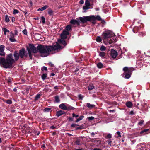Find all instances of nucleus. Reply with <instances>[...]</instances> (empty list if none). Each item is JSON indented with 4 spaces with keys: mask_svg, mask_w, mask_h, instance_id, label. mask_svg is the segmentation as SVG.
<instances>
[{
    "mask_svg": "<svg viewBox=\"0 0 150 150\" xmlns=\"http://www.w3.org/2000/svg\"><path fill=\"white\" fill-rule=\"evenodd\" d=\"M19 54L16 52H14L13 59V54L10 53L6 56V58L0 57V65L4 68L7 69L11 68L12 67L13 64L16 61L18 60L19 58Z\"/></svg>",
    "mask_w": 150,
    "mask_h": 150,
    "instance_id": "obj_2",
    "label": "nucleus"
},
{
    "mask_svg": "<svg viewBox=\"0 0 150 150\" xmlns=\"http://www.w3.org/2000/svg\"><path fill=\"white\" fill-rule=\"evenodd\" d=\"M5 21L7 22H9L10 21L9 19L8 15L6 16L5 18Z\"/></svg>",
    "mask_w": 150,
    "mask_h": 150,
    "instance_id": "obj_31",
    "label": "nucleus"
},
{
    "mask_svg": "<svg viewBox=\"0 0 150 150\" xmlns=\"http://www.w3.org/2000/svg\"><path fill=\"white\" fill-rule=\"evenodd\" d=\"M132 103L130 101H129L126 103V106L128 108H131L132 106Z\"/></svg>",
    "mask_w": 150,
    "mask_h": 150,
    "instance_id": "obj_14",
    "label": "nucleus"
},
{
    "mask_svg": "<svg viewBox=\"0 0 150 150\" xmlns=\"http://www.w3.org/2000/svg\"><path fill=\"white\" fill-rule=\"evenodd\" d=\"M3 31L4 32V35H6L7 32H9V30H7L6 28H2Z\"/></svg>",
    "mask_w": 150,
    "mask_h": 150,
    "instance_id": "obj_16",
    "label": "nucleus"
},
{
    "mask_svg": "<svg viewBox=\"0 0 150 150\" xmlns=\"http://www.w3.org/2000/svg\"><path fill=\"white\" fill-rule=\"evenodd\" d=\"M87 106L90 108H92L95 107V105L93 104H91L90 103H87L86 104Z\"/></svg>",
    "mask_w": 150,
    "mask_h": 150,
    "instance_id": "obj_18",
    "label": "nucleus"
},
{
    "mask_svg": "<svg viewBox=\"0 0 150 150\" xmlns=\"http://www.w3.org/2000/svg\"><path fill=\"white\" fill-rule=\"evenodd\" d=\"M104 40L110 38L113 36L112 33L110 31H105L102 34Z\"/></svg>",
    "mask_w": 150,
    "mask_h": 150,
    "instance_id": "obj_4",
    "label": "nucleus"
},
{
    "mask_svg": "<svg viewBox=\"0 0 150 150\" xmlns=\"http://www.w3.org/2000/svg\"><path fill=\"white\" fill-rule=\"evenodd\" d=\"M67 110H73L74 109V108L73 107L70 106H69L68 107L67 106Z\"/></svg>",
    "mask_w": 150,
    "mask_h": 150,
    "instance_id": "obj_26",
    "label": "nucleus"
},
{
    "mask_svg": "<svg viewBox=\"0 0 150 150\" xmlns=\"http://www.w3.org/2000/svg\"><path fill=\"white\" fill-rule=\"evenodd\" d=\"M90 8V7L88 6H84L83 8V10L85 11H86L88 9Z\"/></svg>",
    "mask_w": 150,
    "mask_h": 150,
    "instance_id": "obj_32",
    "label": "nucleus"
},
{
    "mask_svg": "<svg viewBox=\"0 0 150 150\" xmlns=\"http://www.w3.org/2000/svg\"><path fill=\"white\" fill-rule=\"evenodd\" d=\"M47 77V74H43L42 76V79L44 80L46 79Z\"/></svg>",
    "mask_w": 150,
    "mask_h": 150,
    "instance_id": "obj_28",
    "label": "nucleus"
},
{
    "mask_svg": "<svg viewBox=\"0 0 150 150\" xmlns=\"http://www.w3.org/2000/svg\"><path fill=\"white\" fill-rule=\"evenodd\" d=\"M83 97V96L81 94H79L78 95V98L79 100H82Z\"/></svg>",
    "mask_w": 150,
    "mask_h": 150,
    "instance_id": "obj_40",
    "label": "nucleus"
},
{
    "mask_svg": "<svg viewBox=\"0 0 150 150\" xmlns=\"http://www.w3.org/2000/svg\"><path fill=\"white\" fill-rule=\"evenodd\" d=\"M72 117H73L77 118L79 117V116L77 115H76L74 113L72 114Z\"/></svg>",
    "mask_w": 150,
    "mask_h": 150,
    "instance_id": "obj_50",
    "label": "nucleus"
},
{
    "mask_svg": "<svg viewBox=\"0 0 150 150\" xmlns=\"http://www.w3.org/2000/svg\"><path fill=\"white\" fill-rule=\"evenodd\" d=\"M69 34V32L67 31L66 30H64L63 31L62 33L61 34V38L60 39H59L58 40V42L59 43L63 45L64 46L62 47L61 46L59 45V44L58 42H57L58 45L60 46L61 48H59L57 50H56L55 51H53V52L55 51L57 52L58 50L63 49L67 45V43H66L65 41L64 40V39H66L67 38V35H68ZM56 43H57V42H56ZM55 43H54V44H53V45H53Z\"/></svg>",
    "mask_w": 150,
    "mask_h": 150,
    "instance_id": "obj_3",
    "label": "nucleus"
},
{
    "mask_svg": "<svg viewBox=\"0 0 150 150\" xmlns=\"http://www.w3.org/2000/svg\"><path fill=\"white\" fill-rule=\"evenodd\" d=\"M106 47L104 46H102L100 47V50L101 51H105L106 50Z\"/></svg>",
    "mask_w": 150,
    "mask_h": 150,
    "instance_id": "obj_30",
    "label": "nucleus"
},
{
    "mask_svg": "<svg viewBox=\"0 0 150 150\" xmlns=\"http://www.w3.org/2000/svg\"><path fill=\"white\" fill-rule=\"evenodd\" d=\"M79 125L78 124H73L71 125V127H75L76 126H78Z\"/></svg>",
    "mask_w": 150,
    "mask_h": 150,
    "instance_id": "obj_48",
    "label": "nucleus"
},
{
    "mask_svg": "<svg viewBox=\"0 0 150 150\" xmlns=\"http://www.w3.org/2000/svg\"><path fill=\"white\" fill-rule=\"evenodd\" d=\"M60 48H61L60 46L56 43L52 46L39 45L37 47H35L33 45H30V48H28L27 50L30 59H31L32 58L31 52L34 53L38 52L41 54V57H45L48 56L51 52H53V51H55Z\"/></svg>",
    "mask_w": 150,
    "mask_h": 150,
    "instance_id": "obj_1",
    "label": "nucleus"
},
{
    "mask_svg": "<svg viewBox=\"0 0 150 150\" xmlns=\"http://www.w3.org/2000/svg\"><path fill=\"white\" fill-rule=\"evenodd\" d=\"M144 122V121L143 120H141L139 121V122L138 123V125H140V126H142V125L143 124Z\"/></svg>",
    "mask_w": 150,
    "mask_h": 150,
    "instance_id": "obj_27",
    "label": "nucleus"
},
{
    "mask_svg": "<svg viewBox=\"0 0 150 150\" xmlns=\"http://www.w3.org/2000/svg\"><path fill=\"white\" fill-rule=\"evenodd\" d=\"M41 96V95L39 94H37L35 97V100H37L39 99Z\"/></svg>",
    "mask_w": 150,
    "mask_h": 150,
    "instance_id": "obj_36",
    "label": "nucleus"
},
{
    "mask_svg": "<svg viewBox=\"0 0 150 150\" xmlns=\"http://www.w3.org/2000/svg\"><path fill=\"white\" fill-rule=\"evenodd\" d=\"M65 113V112L62 110H59L57 112L56 115L58 117L61 115H62L64 114Z\"/></svg>",
    "mask_w": 150,
    "mask_h": 150,
    "instance_id": "obj_11",
    "label": "nucleus"
},
{
    "mask_svg": "<svg viewBox=\"0 0 150 150\" xmlns=\"http://www.w3.org/2000/svg\"><path fill=\"white\" fill-rule=\"evenodd\" d=\"M51 128L53 129H55V127L53 126H52L51 127H50Z\"/></svg>",
    "mask_w": 150,
    "mask_h": 150,
    "instance_id": "obj_61",
    "label": "nucleus"
},
{
    "mask_svg": "<svg viewBox=\"0 0 150 150\" xmlns=\"http://www.w3.org/2000/svg\"><path fill=\"white\" fill-rule=\"evenodd\" d=\"M71 29V27L70 25H67L65 28V29L67 31H69Z\"/></svg>",
    "mask_w": 150,
    "mask_h": 150,
    "instance_id": "obj_21",
    "label": "nucleus"
},
{
    "mask_svg": "<svg viewBox=\"0 0 150 150\" xmlns=\"http://www.w3.org/2000/svg\"><path fill=\"white\" fill-rule=\"evenodd\" d=\"M10 40L12 42H14L16 41L15 39L14 38V37H10L9 38Z\"/></svg>",
    "mask_w": 150,
    "mask_h": 150,
    "instance_id": "obj_38",
    "label": "nucleus"
},
{
    "mask_svg": "<svg viewBox=\"0 0 150 150\" xmlns=\"http://www.w3.org/2000/svg\"><path fill=\"white\" fill-rule=\"evenodd\" d=\"M105 55V53L103 52H100L99 53V55L100 57H104Z\"/></svg>",
    "mask_w": 150,
    "mask_h": 150,
    "instance_id": "obj_33",
    "label": "nucleus"
},
{
    "mask_svg": "<svg viewBox=\"0 0 150 150\" xmlns=\"http://www.w3.org/2000/svg\"><path fill=\"white\" fill-rule=\"evenodd\" d=\"M96 40L97 42H101V41H102V40H101V39L100 37H98V36Z\"/></svg>",
    "mask_w": 150,
    "mask_h": 150,
    "instance_id": "obj_29",
    "label": "nucleus"
},
{
    "mask_svg": "<svg viewBox=\"0 0 150 150\" xmlns=\"http://www.w3.org/2000/svg\"><path fill=\"white\" fill-rule=\"evenodd\" d=\"M80 139H77L75 143L77 145H79L80 144Z\"/></svg>",
    "mask_w": 150,
    "mask_h": 150,
    "instance_id": "obj_37",
    "label": "nucleus"
},
{
    "mask_svg": "<svg viewBox=\"0 0 150 150\" xmlns=\"http://www.w3.org/2000/svg\"><path fill=\"white\" fill-rule=\"evenodd\" d=\"M13 90L14 92H16V91L17 90L16 88H15L13 89Z\"/></svg>",
    "mask_w": 150,
    "mask_h": 150,
    "instance_id": "obj_63",
    "label": "nucleus"
},
{
    "mask_svg": "<svg viewBox=\"0 0 150 150\" xmlns=\"http://www.w3.org/2000/svg\"><path fill=\"white\" fill-rule=\"evenodd\" d=\"M149 130V129H144V130L142 131H141L140 132V133L141 134L143 133L144 132H146L148 131Z\"/></svg>",
    "mask_w": 150,
    "mask_h": 150,
    "instance_id": "obj_46",
    "label": "nucleus"
},
{
    "mask_svg": "<svg viewBox=\"0 0 150 150\" xmlns=\"http://www.w3.org/2000/svg\"><path fill=\"white\" fill-rule=\"evenodd\" d=\"M146 35V33L144 32H140L139 34L138 35L140 37H143Z\"/></svg>",
    "mask_w": 150,
    "mask_h": 150,
    "instance_id": "obj_22",
    "label": "nucleus"
},
{
    "mask_svg": "<svg viewBox=\"0 0 150 150\" xmlns=\"http://www.w3.org/2000/svg\"><path fill=\"white\" fill-rule=\"evenodd\" d=\"M82 128L81 127H77L76 128V130H78V129H81Z\"/></svg>",
    "mask_w": 150,
    "mask_h": 150,
    "instance_id": "obj_55",
    "label": "nucleus"
},
{
    "mask_svg": "<svg viewBox=\"0 0 150 150\" xmlns=\"http://www.w3.org/2000/svg\"><path fill=\"white\" fill-rule=\"evenodd\" d=\"M79 3L81 4H82L84 3V1L83 0H81L79 1Z\"/></svg>",
    "mask_w": 150,
    "mask_h": 150,
    "instance_id": "obj_54",
    "label": "nucleus"
},
{
    "mask_svg": "<svg viewBox=\"0 0 150 150\" xmlns=\"http://www.w3.org/2000/svg\"><path fill=\"white\" fill-rule=\"evenodd\" d=\"M19 11L17 9H14L13 11V13L14 14H17L18 13Z\"/></svg>",
    "mask_w": 150,
    "mask_h": 150,
    "instance_id": "obj_43",
    "label": "nucleus"
},
{
    "mask_svg": "<svg viewBox=\"0 0 150 150\" xmlns=\"http://www.w3.org/2000/svg\"><path fill=\"white\" fill-rule=\"evenodd\" d=\"M117 55V52L115 50H113L111 51V55L113 58H115Z\"/></svg>",
    "mask_w": 150,
    "mask_h": 150,
    "instance_id": "obj_8",
    "label": "nucleus"
},
{
    "mask_svg": "<svg viewBox=\"0 0 150 150\" xmlns=\"http://www.w3.org/2000/svg\"><path fill=\"white\" fill-rule=\"evenodd\" d=\"M92 17H91V16H83V17H79V19L82 23H84L87 21H91V18L92 19Z\"/></svg>",
    "mask_w": 150,
    "mask_h": 150,
    "instance_id": "obj_5",
    "label": "nucleus"
},
{
    "mask_svg": "<svg viewBox=\"0 0 150 150\" xmlns=\"http://www.w3.org/2000/svg\"><path fill=\"white\" fill-rule=\"evenodd\" d=\"M130 73H126L125 75V78L126 79H129L131 76Z\"/></svg>",
    "mask_w": 150,
    "mask_h": 150,
    "instance_id": "obj_20",
    "label": "nucleus"
},
{
    "mask_svg": "<svg viewBox=\"0 0 150 150\" xmlns=\"http://www.w3.org/2000/svg\"><path fill=\"white\" fill-rule=\"evenodd\" d=\"M94 86L93 85H90L88 87V89L89 90H91L94 88Z\"/></svg>",
    "mask_w": 150,
    "mask_h": 150,
    "instance_id": "obj_34",
    "label": "nucleus"
},
{
    "mask_svg": "<svg viewBox=\"0 0 150 150\" xmlns=\"http://www.w3.org/2000/svg\"><path fill=\"white\" fill-rule=\"evenodd\" d=\"M69 121H73V119L72 118L70 117L69 118Z\"/></svg>",
    "mask_w": 150,
    "mask_h": 150,
    "instance_id": "obj_58",
    "label": "nucleus"
},
{
    "mask_svg": "<svg viewBox=\"0 0 150 150\" xmlns=\"http://www.w3.org/2000/svg\"><path fill=\"white\" fill-rule=\"evenodd\" d=\"M138 28L137 27H134L133 28V32L134 33H136L137 32L135 30L136 29H137Z\"/></svg>",
    "mask_w": 150,
    "mask_h": 150,
    "instance_id": "obj_51",
    "label": "nucleus"
},
{
    "mask_svg": "<svg viewBox=\"0 0 150 150\" xmlns=\"http://www.w3.org/2000/svg\"><path fill=\"white\" fill-rule=\"evenodd\" d=\"M5 53L4 51H0V56H4L5 55Z\"/></svg>",
    "mask_w": 150,
    "mask_h": 150,
    "instance_id": "obj_39",
    "label": "nucleus"
},
{
    "mask_svg": "<svg viewBox=\"0 0 150 150\" xmlns=\"http://www.w3.org/2000/svg\"><path fill=\"white\" fill-rule=\"evenodd\" d=\"M115 136L117 138L121 137V135L120 132L119 131H117L115 134Z\"/></svg>",
    "mask_w": 150,
    "mask_h": 150,
    "instance_id": "obj_19",
    "label": "nucleus"
},
{
    "mask_svg": "<svg viewBox=\"0 0 150 150\" xmlns=\"http://www.w3.org/2000/svg\"><path fill=\"white\" fill-rule=\"evenodd\" d=\"M94 119V117L93 116L89 117H88V119L89 120H92Z\"/></svg>",
    "mask_w": 150,
    "mask_h": 150,
    "instance_id": "obj_52",
    "label": "nucleus"
},
{
    "mask_svg": "<svg viewBox=\"0 0 150 150\" xmlns=\"http://www.w3.org/2000/svg\"><path fill=\"white\" fill-rule=\"evenodd\" d=\"M5 102L8 104H11L12 103V101L10 100H7Z\"/></svg>",
    "mask_w": 150,
    "mask_h": 150,
    "instance_id": "obj_35",
    "label": "nucleus"
},
{
    "mask_svg": "<svg viewBox=\"0 0 150 150\" xmlns=\"http://www.w3.org/2000/svg\"><path fill=\"white\" fill-rule=\"evenodd\" d=\"M15 18L13 17H12L11 18V20L12 22H13L15 21Z\"/></svg>",
    "mask_w": 150,
    "mask_h": 150,
    "instance_id": "obj_57",
    "label": "nucleus"
},
{
    "mask_svg": "<svg viewBox=\"0 0 150 150\" xmlns=\"http://www.w3.org/2000/svg\"><path fill=\"white\" fill-rule=\"evenodd\" d=\"M19 55L20 57L23 58L24 56L26 57L28 56V53L26 51H25L24 49H22L20 51Z\"/></svg>",
    "mask_w": 150,
    "mask_h": 150,
    "instance_id": "obj_6",
    "label": "nucleus"
},
{
    "mask_svg": "<svg viewBox=\"0 0 150 150\" xmlns=\"http://www.w3.org/2000/svg\"><path fill=\"white\" fill-rule=\"evenodd\" d=\"M70 23L71 24L74 25L75 24H77V25H79L80 22L79 21L78 19H76V20H72L71 21Z\"/></svg>",
    "mask_w": 150,
    "mask_h": 150,
    "instance_id": "obj_9",
    "label": "nucleus"
},
{
    "mask_svg": "<svg viewBox=\"0 0 150 150\" xmlns=\"http://www.w3.org/2000/svg\"><path fill=\"white\" fill-rule=\"evenodd\" d=\"M97 66L98 68L99 69L102 68H103V64L100 62L98 63L97 64Z\"/></svg>",
    "mask_w": 150,
    "mask_h": 150,
    "instance_id": "obj_15",
    "label": "nucleus"
},
{
    "mask_svg": "<svg viewBox=\"0 0 150 150\" xmlns=\"http://www.w3.org/2000/svg\"><path fill=\"white\" fill-rule=\"evenodd\" d=\"M112 137V135L111 134H108L106 136L107 138H111Z\"/></svg>",
    "mask_w": 150,
    "mask_h": 150,
    "instance_id": "obj_47",
    "label": "nucleus"
},
{
    "mask_svg": "<svg viewBox=\"0 0 150 150\" xmlns=\"http://www.w3.org/2000/svg\"><path fill=\"white\" fill-rule=\"evenodd\" d=\"M59 107L60 108L64 110H67V106H66L65 104L62 103L59 105Z\"/></svg>",
    "mask_w": 150,
    "mask_h": 150,
    "instance_id": "obj_10",
    "label": "nucleus"
},
{
    "mask_svg": "<svg viewBox=\"0 0 150 150\" xmlns=\"http://www.w3.org/2000/svg\"><path fill=\"white\" fill-rule=\"evenodd\" d=\"M41 19L42 20V22L43 23H45V17H44L43 16H42L41 17Z\"/></svg>",
    "mask_w": 150,
    "mask_h": 150,
    "instance_id": "obj_41",
    "label": "nucleus"
},
{
    "mask_svg": "<svg viewBox=\"0 0 150 150\" xmlns=\"http://www.w3.org/2000/svg\"><path fill=\"white\" fill-rule=\"evenodd\" d=\"M54 89H57L58 88L57 87V86H56L54 88Z\"/></svg>",
    "mask_w": 150,
    "mask_h": 150,
    "instance_id": "obj_64",
    "label": "nucleus"
},
{
    "mask_svg": "<svg viewBox=\"0 0 150 150\" xmlns=\"http://www.w3.org/2000/svg\"><path fill=\"white\" fill-rule=\"evenodd\" d=\"M50 110L51 109L50 108H45L44 109V111L45 112H48L50 111Z\"/></svg>",
    "mask_w": 150,
    "mask_h": 150,
    "instance_id": "obj_45",
    "label": "nucleus"
},
{
    "mask_svg": "<svg viewBox=\"0 0 150 150\" xmlns=\"http://www.w3.org/2000/svg\"><path fill=\"white\" fill-rule=\"evenodd\" d=\"M85 6H89L90 5V4L89 1L88 0H86L85 1Z\"/></svg>",
    "mask_w": 150,
    "mask_h": 150,
    "instance_id": "obj_24",
    "label": "nucleus"
},
{
    "mask_svg": "<svg viewBox=\"0 0 150 150\" xmlns=\"http://www.w3.org/2000/svg\"><path fill=\"white\" fill-rule=\"evenodd\" d=\"M74 150H83V149L82 148H81V149H75Z\"/></svg>",
    "mask_w": 150,
    "mask_h": 150,
    "instance_id": "obj_62",
    "label": "nucleus"
},
{
    "mask_svg": "<svg viewBox=\"0 0 150 150\" xmlns=\"http://www.w3.org/2000/svg\"><path fill=\"white\" fill-rule=\"evenodd\" d=\"M23 33L25 35H27V32L26 29H24L23 31Z\"/></svg>",
    "mask_w": 150,
    "mask_h": 150,
    "instance_id": "obj_49",
    "label": "nucleus"
},
{
    "mask_svg": "<svg viewBox=\"0 0 150 150\" xmlns=\"http://www.w3.org/2000/svg\"><path fill=\"white\" fill-rule=\"evenodd\" d=\"M48 6L47 5H45L44 7H41L40 8H39L38 9V11H43L46 9H47V8H48Z\"/></svg>",
    "mask_w": 150,
    "mask_h": 150,
    "instance_id": "obj_13",
    "label": "nucleus"
},
{
    "mask_svg": "<svg viewBox=\"0 0 150 150\" xmlns=\"http://www.w3.org/2000/svg\"><path fill=\"white\" fill-rule=\"evenodd\" d=\"M55 99V102L56 103H59L60 101V100L58 96H56L54 97Z\"/></svg>",
    "mask_w": 150,
    "mask_h": 150,
    "instance_id": "obj_17",
    "label": "nucleus"
},
{
    "mask_svg": "<svg viewBox=\"0 0 150 150\" xmlns=\"http://www.w3.org/2000/svg\"><path fill=\"white\" fill-rule=\"evenodd\" d=\"M93 17V18L92 19L91 18V21H95L96 20H97L98 21H101V17L99 15H97L96 16L94 15H91V17Z\"/></svg>",
    "mask_w": 150,
    "mask_h": 150,
    "instance_id": "obj_7",
    "label": "nucleus"
},
{
    "mask_svg": "<svg viewBox=\"0 0 150 150\" xmlns=\"http://www.w3.org/2000/svg\"><path fill=\"white\" fill-rule=\"evenodd\" d=\"M5 47L3 45H0V51H4Z\"/></svg>",
    "mask_w": 150,
    "mask_h": 150,
    "instance_id": "obj_25",
    "label": "nucleus"
},
{
    "mask_svg": "<svg viewBox=\"0 0 150 150\" xmlns=\"http://www.w3.org/2000/svg\"><path fill=\"white\" fill-rule=\"evenodd\" d=\"M47 70V68L45 66L41 68V70L42 71H46Z\"/></svg>",
    "mask_w": 150,
    "mask_h": 150,
    "instance_id": "obj_44",
    "label": "nucleus"
},
{
    "mask_svg": "<svg viewBox=\"0 0 150 150\" xmlns=\"http://www.w3.org/2000/svg\"><path fill=\"white\" fill-rule=\"evenodd\" d=\"M93 150H101L99 148H95L93 149Z\"/></svg>",
    "mask_w": 150,
    "mask_h": 150,
    "instance_id": "obj_56",
    "label": "nucleus"
},
{
    "mask_svg": "<svg viewBox=\"0 0 150 150\" xmlns=\"http://www.w3.org/2000/svg\"><path fill=\"white\" fill-rule=\"evenodd\" d=\"M130 114H131V115H133V114H134V112H133V111H131L130 112Z\"/></svg>",
    "mask_w": 150,
    "mask_h": 150,
    "instance_id": "obj_60",
    "label": "nucleus"
},
{
    "mask_svg": "<svg viewBox=\"0 0 150 150\" xmlns=\"http://www.w3.org/2000/svg\"><path fill=\"white\" fill-rule=\"evenodd\" d=\"M108 142L109 144H110L112 142V141L111 140H108Z\"/></svg>",
    "mask_w": 150,
    "mask_h": 150,
    "instance_id": "obj_59",
    "label": "nucleus"
},
{
    "mask_svg": "<svg viewBox=\"0 0 150 150\" xmlns=\"http://www.w3.org/2000/svg\"><path fill=\"white\" fill-rule=\"evenodd\" d=\"M48 13L50 15H52L53 14V11H52L50 9L48 10Z\"/></svg>",
    "mask_w": 150,
    "mask_h": 150,
    "instance_id": "obj_42",
    "label": "nucleus"
},
{
    "mask_svg": "<svg viewBox=\"0 0 150 150\" xmlns=\"http://www.w3.org/2000/svg\"><path fill=\"white\" fill-rule=\"evenodd\" d=\"M14 35L13 33H11L10 37H14Z\"/></svg>",
    "mask_w": 150,
    "mask_h": 150,
    "instance_id": "obj_53",
    "label": "nucleus"
},
{
    "mask_svg": "<svg viewBox=\"0 0 150 150\" xmlns=\"http://www.w3.org/2000/svg\"><path fill=\"white\" fill-rule=\"evenodd\" d=\"M123 70L124 72L125 73H130L131 71V69L127 67H124L123 69Z\"/></svg>",
    "mask_w": 150,
    "mask_h": 150,
    "instance_id": "obj_12",
    "label": "nucleus"
},
{
    "mask_svg": "<svg viewBox=\"0 0 150 150\" xmlns=\"http://www.w3.org/2000/svg\"><path fill=\"white\" fill-rule=\"evenodd\" d=\"M84 117V116L83 115L81 116L80 117H79V118H77L76 120V122H78L79 121H80V120H82Z\"/></svg>",
    "mask_w": 150,
    "mask_h": 150,
    "instance_id": "obj_23",
    "label": "nucleus"
}]
</instances>
